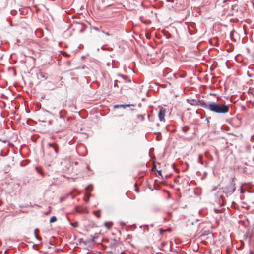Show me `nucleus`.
Segmentation results:
<instances>
[{
    "label": "nucleus",
    "instance_id": "1",
    "mask_svg": "<svg viewBox=\"0 0 254 254\" xmlns=\"http://www.w3.org/2000/svg\"><path fill=\"white\" fill-rule=\"evenodd\" d=\"M202 107L216 113L225 114L229 111V106L215 102L202 103Z\"/></svg>",
    "mask_w": 254,
    "mask_h": 254
},
{
    "label": "nucleus",
    "instance_id": "2",
    "mask_svg": "<svg viewBox=\"0 0 254 254\" xmlns=\"http://www.w3.org/2000/svg\"><path fill=\"white\" fill-rule=\"evenodd\" d=\"M166 109L161 107L158 112V117L160 121H165L164 117L166 115Z\"/></svg>",
    "mask_w": 254,
    "mask_h": 254
},
{
    "label": "nucleus",
    "instance_id": "3",
    "mask_svg": "<svg viewBox=\"0 0 254 254\" xmlns=\"http://www.w3.org/2000/svg\"><path fill=\"white\" fill-rule=\"evenodd\" d=\"M188 102L192 105H200L202 107V103H206V102H204L203 101H201L199 100H188Z\"/></svg>",
    "mask_w": 254,
    "mask_h": 254
},
{
    "label": "nucleus",
    "instance_id": "4",
    "mask_svg": "<svg viewBox=\"0 0 254 254\" xmlns=\"http://www.w3.org/2000/svg\"><path fill=\"white\" fill-rule=\"evenodd\" d=\"M48 146L50 147L53 148L56 154L58 153V147L55 143H50L48 144Z\"/></svg>",
    "mask_w": 254,
    "mask_h": 254
},
{
    "label": "nucleus",
    "instance_id": "5",
    "mask_svg": "<svg viewBox=\"0 0 254 254\" xmlns=\"http://www.w3.org/2000/svg\"><path fill=\"white\" fill-rule=\"evenodd\" d=\"M130 106H131L130 104H121V105H115L114 106V107L115 108H119L120 107H123L124 108H126L127 107H129Z\"/></svg>",
    "mask_w": 254,
    "mask_h": 254
},
{
    "label": "nucleus",
    "instance_id": "6",
    "mask_svg": "<svg viewBox=\"0 0 254 254\" xmlns=\"http://www.w3.org/2000/svg\"><path fill=\"white\" fill-rule=\"evenodd\" d=\"M112 225H113V223L112 222H105L104 223V226L108 229H110L111 228Z\"/></svg>",
    "mask_w": 254,
    "mask_h": 254
},
{
    "label": "nucleus",
    "instance_id": "7",
    "mask_svg": "<svg viewBox=\"0 0 254 254\" xmlns=\"http://www.w3.org/2000/svg\"><path fill=\"white\" fill-rule=\"evenodd\" d=\"M190 129V127L188 126H184L182 128V131L184 133H186Z\"/></svg>",
    "mask_w": 254,
    "mask_h": 254
},
{
    "label": "nucleus",
    "instance_id": "8",
    "mask_svg": "<svg viewBox=\"0 0 254 254\" xmlns=\"http://www.w3.org/2000/svg\"><path fill=\"white\" fill-rule=\"evenodd\" d=\"M38 231V229H36L34 231V235H35V236L36 237V239H37L38 240H41V238L39 237L37 235V232Z\"/></svg>",
    "mask_w": 254,
    "mask_h": 254
},
{
    "label": "nucleus",
    "instance_id": "9",
    "mask_svg": "<svg viewBox=\"0 0 254 254\" xmlns=\"http://www.w3.org/2000/svg\"><path fill=\"white\" fill-rule=\"evenodd\" d=\"M57 221V218L55 216H52L50 219V223H53Z\"/></svg>",
    "mask_w": 254,
    "mask_h": 254
},
{
    "label": "nucleus",
    "instance_id": "10",
    "mask_svg": "<svg viewBox=\"0 0 254 254\" xmlns=\"http://www.w3.org/2000/svg\"><path fill=\"white\" fill-rule=\"evenodd\" d=\"M229 188L231 190V192L233 193L234 192V191H235V188L234 187V185H233L232 184H231V185H230Z\"/></svg>",
    "mask_w": 254,
    "mask_h": 254
},
{
    "label": "nucleus",
    "instance_id": "11",
    "mask_svg": "<svg viewBox=\"0 0 254 254\" xmlns=\"http://www.w3.org/2000/svg\"><path fill=\"white\" fill-rule=\"evenodd\" d=\"M94 213L98 218H100V211H94Z\"/></svg>",
    "mask_w": 254,
    "mask_h": 254
},
{
    "label": "nucleus",
    "instance_id": "12",
    "mask_svg": "<svg viewBox=\"0 0 254 254\" xmlns=\"http://www.w3.org/2000/svg\"><path fill=\"white\" fill-rule=\"evenodd\" d=\"M70 224L74 228H76L78 226V223L77 222H74V223H70Z\"/></svg>",
    "mask_w": 254,
    "mask_h": 254
},
{
    "label": "nucleus",
    "instance_id": "13",
    "mask_svg": "<svg viewBox=\"0 0 254 254\" xmlns=\"http://www.w3.org/2000/svg\"><path fill=\"white\" fill-rule=\"evenodd\" d=\"M137 118L139 120H140L141 121H143L144 120V116L142 115H138L137 116Z\"/></svg>",
    "mask_w": 254,
    "mask_h": 254
},
{
    "label": "nucleus",
    "instance_id": "14",
    "mask_svg": "<svg viewBox=\"0 0 254 254\" xmlns=\"http://www.w3.org/2000/svg\"><path fill=\"white\" fill-rule=\"evenodd\" d=\"M0 141H2V142H3L4 143H9V142L7 140H2L1 139H0Z\"/></svg>",
    "mask_w": 254,
    "mask_h": 254
},
{
    "label": "nucleus",
    "instance_id": "15",
    "mask_svg": "<svg viewBox=\"0 0 254 254\" xmlns=\"http://www.w3.org/2000/svg\"><path fill=\"white\" fill-rule=\"evenodd\" d=\"M64 56H66V57H69V55L67 53H66L65 52L64 54Z\"/></svg>",
    "mask_w": 254,
    "mask_h": 254
},
{
    "label": "nucleus",
    "instance_id": "16",
    "mask_svg": "<svg viewBox=\"0 0 254 254\" xmlns=\"http://www.w3.org/2000/svg\"><path fill=\"white\" fill-rule=\"evenodd\" d=\"M90 186H88V187H86V189H86V190L87 191H88V190L90 189Z\"/></svg>",
    "mask_w": 254,
    "mask_h": 254
},
{
    "label": "nucleus",
    "instance_id": "17",
    "mask_svg": "<svg viewBox=\"0 0 254 254\" xmlns=\"http://www.w3.org/2000/svg\"><path fill=\"white\" fill-rule=\"evenodd\" d=\"M157 172L158 173L159 175H161V170H157Z\"/></svg>",
    "mask_w": 254,
    "mask_h": 254
},
{
    "label": "nucleus",
    "instance_id": "18",
    "mask_svg": "<svg viewBox=\"0 0 254 254\" xmlns=\"http://www.w3.org/2000/svg\"><path fill=\"white\" fill-rule=\"evenodd\" d=\"M117 82H118L117 80L115 81V82H114V86H117Z\"/></svg>",
    "mask_w": 254,
    "mask_h": 254
},
{
    "label": "nucleus",
    "instance_id": "19",
    "mask_svg": "<svg viewBox=\"0 0 254 254\" xmlns=\"http://www.w3.org/2000/svg\"><path fill=\"white\" fill-rule=\"evenodd\" d=\"M105 34L106 35H108V36L110 35L109 33H107H107H105Z\"/></svg>",
    "mask_w": 254,
    "mask_h": 254
},
{
    "label": "nucleus",
    "instance_id": "20",
    "mask_svg": "<svg viewBox=\"0 0 254 254\" xmlns=\"http://www.w3.org/2000/svg\"><path fill=\"white\" fill-rule=\"evenodd\" d=\"M2 203V201L0 200V206L1 205Z\"/></svg>",
    "mask_w": 254,
    "mask_h": 254
},
{
    "label": "nucleus",
    "instance_id": "21",
    "mask_svg": "<svg viewBox=\"0 0 254 254\" xmlns=\"http://www.w3.org/2000/svg\"><path fill=\"white\" fill-rule=\"evenodd\" d=\"M94 29L95 30H98V28H97V27H94Z\"/></svg>",
    "mask_w": 254,
    "mask_h": 254
},
{
    "label": "nucleus",
    "instance_id": "22",
    "mask_svg": "<svg viewBox=\"0 0 254 254\" xmlns=\"http://www.w3.org/2000/svg\"><path fill=\"white\" fill-rule=\"evenodd\" d=\"M50 213V212H47L45 213L46 215H48Z\"/></svg>",
    "mask_w": 254,
    "mask_h": 254
},
{
    "label": "nucleus",
    "instance_id": "23",
    "mask_svg": "<svg viewBox=\"0 0 254 254\" xmlns=\"http://www.w3.org/2000/svg\"><path fill=\"white\" fill-rule=\"evenodd\" d=\"M216 152V154H218V151H217V150H216V152Z\"/></svg>",
    "mask_w": 254,
    "mask_h": 254
}]
</instances>
